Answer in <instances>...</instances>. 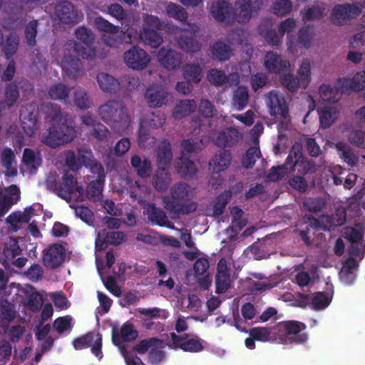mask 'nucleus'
<instances>
[{"label": "nucleus", "instance_id": "13d9d810", "mask_svg": "<svg viewBox=\"0 0 365 365\" xmlns=\"http://www.w3.org/2000/svg\"><path fill=\"white\" fill-rule=\"evenodd\" d=\"M38 21L33 19L25 26L24 35L26 43L29 46H34L36 43V37L37 35Z\"/></svg>", "mask_w": 365, "mask_h": 365}, {"label": "nucleus", "instance_id": "8fccbe9b", "mask_svg": "<svg viewBox=\"0 0 365 365\" xmlns=\"http://www.w3.org/2000/svg\"><path fill=\"white\" fill-rule=\"evenodd\" d=\"M261 157V152L259 147H250L243 155L242 163L245 168H252L257 159Z\"/></svg>", "mask_w": 365, "mask_h": 365}, {"label": "nucleus", "instance_id": "bb28decb", "mask_svg": "<svg viewBox=\"0 0 365 365\" xmlns=\"http://www.w3.org/2000/svg\"><path fill=\"white\" fill-rule=\"evenodd\" d=\"M130 164L136 174L141 178H147L152 172L151 162L147 158L142 160L139 155H135L130 158Z\"/></svg>", "mask_w": 365, "mask_h": 365}, {"label": "nucleus", "instance_id": "b1692460", "mask_svg": "<svg viewBox=\"0 0 365 365\" xmlns=\"http://www.w3.org/2000/svg\"><path fill=\"white\" fill-rule=\"evenodd\" d=\"M168 97V93L158 86H151L145 92V98L150 108H160Z\"/></svg>", "mask_w": 365, "mask_h": 365}, {"label": "nucleus", "instance_id": "2eb2a0df", "mask_svg": "<svg viewBox=\"0 0 365 365\" xmlns=\"http://www.w3.org/2000/svg\"><path fill=\"white\" fill-rule=\"evenodd\" d=\"M38 111L33 105H26L20 110V120L24 133L31 136L37 129Z\"/></svg>", "mask_w": 365, "mask_h": 365}, {"label": "nucleus", "instance_id": "39448f33", "mask_svg": "<svg viewBox=\"0 0 365 365\" xmlns=\"http://www.w3.org/2000/svg\"><path fill=\"white\" fill-rule=\"evenodd\" d=\"M275 103H277L275 108H277V112L283 119L277 125L278 141L275 144V154H277L286 150L291 143L289 139L291 123L289 106L286 99L275 93Z\"/></svg>", "mask_w": 365, "mask_h": 365}, {"label": "nucleus", "instance_id": "6e6552de", "mask_svg": "<svg viewBox=\"0 0 365 365\" xmlns=\"http://www.w3.org/2000/svg\"><path fill=\"white\" fill-rule=\"evenodd\" d=\"M263 0H237L235 3V19L246 24L262 9Z\"/></svg>", "mask_w": 365, "mask_h": 365}, {"label": "nucleus", "instance_id": "4d7b16f0", "mask_svg": "<svg viewBox=\"0 0 365 365\" xmlns=\"http://www.w3.org/2000/svg\"><path fill=\"white\" fill-rule=\"evenodd\" d=\"M19 97L20 92L17 84L14 82L6 83L4 95V99L15 106Z\"/></svg>", "mask_w": 365, "mask_h": 365}, {"label": "nucleus", "instance_id": "69168bd1", "mask_svg": "<svg viewBox=\"0 0 365 365\" xmlns=\"http://www.w3.org/2000/svg\"><path fill=\"white\" fill-rule=\"evenodd\" d=\"M159 342H160V341L155 337L143 339L139 341L138 343L133 346V350L140 354H144L148 351H150L151 348L155 346Z\"/></svg>", "mask_w": 365, "mask_h": 365}, {"label": "nucleus", "instance_id": "052dcab7", "mask_svg": "<svg viewBox=\"0 0 365 365\" xmlns=\"http://www.w3.org/2000/svg\"><path fill=\"white\" fill-rule=\"evenodd\" d=\"M32 210V207H29L26 208L24 212H14L7 217L6 222L11 225L17 222L28 223L31 220V211Z\"/></svg>", "mask_w": 365, "mask_h": 365}, {"label": "nucleus", "instance_id": "c756f323", "mask_svg": "<svg viewBox=\"0 0 365 365\" xmlns=\"http://www.w3.org/2000/svg\"><path fill=\"white\" fill-rule=\"evenodd\" d=\"M211 55L213 59L225 61L231 57L232 50L228 44L217 41L211 46Z\"/></svg>", "mask_w": 365, "mask_h": 365}, {"label": "nucleus", "instance_id": "6e6d98bb", "mask_svg": "<svg viewBox=\"0 0 365 365\" xmlns=\"http://www.w3.org/2000/svg\"><path fill=\"white\" fill-rule=\"evenodd\" d=\"M15 160V155L11 148H6L3 150L1 161L4 167L6 168L9 176L16 175L17 170L16 168H11L12 164Z\"/></svg>", "mask_w": 365, "mask_h": 365}, {"label": "nucleus", "instance_id": "cd10ccee", "mask_svg": "<svg viewBox=\"0 0 365 365\" xmlns=\"http://www.w3.org/2000/svg\"><path fill=\"white\" fill-rule=\"evenodd\" d=\"M239 138V132L235 128H228L220 131L215 140L216 145L220 148L231 147L235 145Z\"/></svg>", "mask_w": 365, "mask_h": 365}, {"label": "nucleus", "instance_id": "e433bc0d", "mask_svg": "<svg viewBox=\"0 0 365 365\" xmlns=\"http://www.w3.org/2000/svg\"><path fill=\"white\" fill-rule=\"evenodd\" d=\"M197 103L193 99H188L180 101L175 107L173 116L175 118H181L190 115L195 111Z\"/></svg>", "mask_w": 365, "mask_h": 365}, {"label": "nucleus", "instance_id": "774afa93", "mask_svg": "<svg viewBox=\"0 0 365 365\" xmlns=\"http://www.w3.org/2000/svg\"><path fill=\"white\" fill-rule=\"evenodd\" d=\"M209 82L215 86H220L227 82V76L223 71L217 69H210L207 73Z\"/></svg>", "mask_w": 365, "mask_h": 365}, {"label": "nucleus", "instance_id": "ddd939ff", "mask_svg": "<svg viewBox=\"0 0 365 365\" xmlns=\"http://www.w3.org/2000/svg\"><path fill=\"white\" fill-rule=\"evenodd\" d=\"M54 14L59 24L73 26L78 23V11L67 0L60 1L54 6Z\"/></svg>", "mask_w": 365, "mask_h": 365}, {"label": "nucleus", "instance_id": "c9c22d12", "mask_svg": "<svg viewBox=\"0 0 365 365\" xmlns=\"http://www.w3.org/2000/svg\"><path fill=\"white\" fill-rule=\"evenodd\" d=\"M333 287H331L329 292H317L314 294L312 299V304L314 309L321 310L327 307L332 299Z\"/></svg>", "mask_w": 365, "mask_h": 365}, {"label": "nucleus", "instance_id": "5701e85b", "mask_svg": "<svg viewBox=\"0 0 365 365\" xmlns=\"http://www.w3.org/2000/svg\"><path fill=\"white\" fill-rule=\"evenodd\" d=\"M138 336V332L135 329L133 324L126 322L123 324L119 332L113 331L112 340L115 346H118L121 341L128 342L135 340Z\"/></svg>", "mask_w": 365, "mask_h": 365}, {"label": "nucleus", "instance_id": "f257e3e1", "mask_svg": "<svg viewBox=\"0 0 365 365\" xmlns=\"http://www.w3.org/2000/svg\"><path fill=\"white\" fill-rule=\"evenodd\" d=\"M193 191L185 182L175 184L170 189V196L163 198L165 208L170 213L187 215L193 212L196 203L191 202Z\"/></svg>", "mask_w": 365, "mask_h": 365}, {"label": "nucleus", "instance_id": "f704fd0d", "mask_svg": "<svg viewBox=\"0 0 365 365\" xmlns=\"http://www.w3.org/2000/svg\"><path fill=\"white\" fill-rule=\"evenodd\" d=\"M182 71L185 79L192 83H200L202 78V69L199 64H186Z\"/></svg>", "mask_w": 365, "mask_h": 365}, {"label": "nucleus", "instance_id": "7ed1b4c3", "mask_svg": "<svg viewBox=\"0 0 365 365\" xmlns=\"http://www.w3.org/2000/svg\"><path fill=\"white\" fill-rule=\"evenodd\" d=\"M302 147L299 143H295L287 156L284 164L275 166V180L282 179L288 172L294 170L296 167L298 173L302 175L314 173L317 171L315 163L302 158Z\"/></svg>", "mask_w": 365, "mask_h": 365}, {"label": "nucleus", "instance_id": "de8ad7c7", "mask_svg": "<svg viewBox=\"0 0 365 365\" xmlns=\"http://www.w3.org/2000/svg\"><path fill=\"white\" fill-rule=\"evenodd\" d=\"M46 118L52 123H57L61 120L63 113L61 106L53 103H47L44 108Z\"/></svg>", "mask_w": 365, "mask_h": 365}, {"label": "nucleus", "instance_id": "0eeeda50", "mask_svg": "<svg viewBox=\"0 0 365 365\" xmlns=\"http://www.w3.org/2000/svg\"><path fill=\"white\" fill-rule=\"evenodd\" d=\"M96 79L101 89L105 93H110L120 92L124 83H127L128 84L127 88L130 89V86L134 88L138 82V78L129 76H124L119 81L111 75L103 72L99 73Z\"/></svg>", "mask_w": 365, "mask_h": 365}, {"label": "nucleus", "instance_id": "423d86ee", "mask_svg": "<svg viewBox=\"0 0 365 365\" xmlns=\"http://www.w3.org/2000/svg\"><path fill=\"white\" fill-rule=\"evenodd\" d=\"M76 135V131L74 125H72L71 122L68 124V120L66 119L64 123L51 127L47 135L44 136L43 142L51 148H56L71 142Z\"/></svg>", "mask_w": 365, "mask_h": 365}, {"label": "nucleus", "instance_id": "ea45409f", "mask_svg": "<svg viewBox=\"0 0 365 365\" xmlns=\"http://www.w3.org/2000/svg\"><path fill=\"white\" fill-rule=\"evenodd\" d=\"M309 222H306V227L304 230H299V235L305 245H309L311 244L310 232L314 235V232L321 228L322 225L320 222L314 217H307Z\"/></svg>", "mask_w": 365, "mask_h": 365}, {"label": "nucleus", "instance_id": "72a5a7b5", "mask_svg": "<svg viewBox=\"0 0 365 365\" xmlns=\"http://www.w3.org/2000/svg\"><path fill=\"white\" fill-rule=\"evenodd\" d=\"M250 96L247 87L240 86L233 92L232 102L237 110H243L248 104Z\"/></svg>", "mask_w": 365, "mask_h": 365}, {"label": "nucleus", "instance_id": "f8f14e48", "mask_svg": "<svg viewBox=\"0 0 365 365\" xmlns=\"http://www.w3.org/2000/svg\"><path fill=\"white\" fill-rule=\"evenodd\" d=\"M123 58L126 66L135 71L144 70L150 62L148 53L138 46H133L125 51Z\"/></svg>", "mask_w": 365, "mask_h": 365}, {"label": "nucleus", "instance_id": "58836bf2", "mask_svg": "<svg viewBox=\"0 0 365 365\" xmlns=\"http://www.w3.org/2000/svg\"><path fill=\"white\" fill-rule=\"evenodd\" d=\"M336 148L341 158L349 165L353 166L357 163L358 157L349 145L342 142H339L336 144Z\"/></svg>", "mask_w": 365, "mask_h": 365}, {"label": "nucleus", "instance_id": "6ab92c4d", "mask_svg": "<svg viewBox=\"0 0 365 365\" xmlns=\"http://www.w3.org/2000/svg\"><path fill=\"white\" fill-rule=\"evenodd\" d=\"M75 34L76 38L80 40L83 43V45H81L78 43H75L74 49L83 58H87V47L92 44L94 41L93 34L91 29L85 26H81L76 30Z\"/></svg>", "mask_w": 365, "mask_h": 365}, {"label": "nucleus", "instance_id": "473e14b6", "mask_svg": "<svg viewBox=\"0 0 365 365\" xmlns=\"http://www.w3.org/2000/svg\"><path fill=\"white\" fill-rule=\"evenodd\" d=\"M175 167L178 173L181 177L194 175L197 170L192 160L182 157L175 161Z\"/></svg>", "mask_w": 365, "mask_h": 365}, {"label": "nucleus", "instance_id": "a18cd8bd", "mask_svg": "<svg viewBox=\"0 0 365 365\" xmlns=\"http://www.w3.org/2000/svg\"><path fill=\"white\" fill-rule=\"evenodd\" d=\"M71 89L63 83H56L51 86L48 90V95L51 99L66 102Z\"/></svg>", "mask_w": 365, "mask_h": 365}, {"label": "nucleus", "instance_id": "79ce46f5", "mask_svg": "<svg viewBox=\"0 0 365 365\" xmlns=\"http://www.w3.org/2000/svg\"><path fill=\"white\" fill-rule=\"evenodd\" d=\"M62 180L61 187L63 198L66 195H71L76 190L79 193H81L83 190L81 187H76L77 180L73 175L65 173L62 178Z\"/></svg>", "mask_w": 365, "mask_h": 365}, {"label": "nucleus", "instance_id": "bf43d9fd", "mask_svg": "<svg viewBox=\"0 0 365 365\" xmlns=\"http://www.w3.org/2000/svg\"><path fill=\"white\" fill-rule=\"evenodd\" d=\"M231 286L230 273L216 274L215 275V292L217 294L225 293Z\"/></svg>", "mask_w": 365, "mask_h": 365}, {"label": "nucleus", "instance_id": "e2e57ef3", "mask_svg": "<svg viewBox=\"0 0 365 365\" xmlns=\"http://www.w3.org/2000/svg\"><path fill=\"white\" fill-rule=\"evenodd\" d=\"M96 334L93 332H88L87 334L77 337L73 341V346L76 350L87 349L92 345Z\"/></svg>", "mask_w": 365, "mask_h": 365}, {"label": "nucleus", "instance_id": "aec40b11", "mask_svg": "<svg viewBox=\"0 0 365 365\" xmlns=\"http://www.w3.org/2000/svg\"><path fill=\"white\" fill-rule=\"evenodd\" d=\"M180 48L187 52L195 53L200 50L201 45L196 40V32L195 31H182L177 38Z\"/></svg>", "mask_w": 365, "mask_h": 365}, {"label": "nucleus", "instance_id": "2f4dec72", "mask_svg": "<svg viewBox=\"0 0 365 365\" xmlns=\"http://www.w3.org/2000/svg\"><path fill=\"white\" fill-rule=\"evenodd\" d=\"M173 159V153L170 148V144L168 142H163L158 148L157 153V164L158 168H165L170 165Z\"/></svg>", "mask_w": 365, "mask_h": 365}, {"label": "nucleus", "instance_id": "7c9ffc66", "mask_svg": "<svg viewBox=\"0 0 365 365\" xmlns=\"http://www.w3.org/2000/svg\"><path fill=\"white\" fill-rule=\"evenodd\" d=\"M104 183L105 180L100 179L91 180L86 189L87 198L94 202L100 200L103 196Z\"/></svg>", "mask_w": 365, "mask_h": 365}, {"label": "nucleus", "instance_id": "c85d7f7f", "mask_svg": "<svg viewBox=\"0 0 365 365\" xmlns=\"http://www.w3.org/2000/svg\"><path fill=\"white\" fill-rule=\"evenodd\" d=\"M171 181L170 174L167 168H158L153 177V185L158 192H165L168 188Z\"/></svg>", "mask_w": 365, "mask_h": 365}, {"label": "nucleus", "instance_id": "37998d69", "mask_svg": "<svg viewBox=\"0 0 365 365\" xmlns=\"http://www.w3.org/2000/svg\"><path fill=\"white\" fill-rule=\"evenodd\" d=\"M144 43L152 48H158L163 43V38L157 30L146 29L140 34Z\"/></svg>", "mask_w": 365, "mask_h": 365}, {"label": "nucleus", "instance_id": "c03bdc74", "mask_svg": "<svg viewBox=\"0 0 365 365\" xmlns=\"http://www.w3.org/2000/svg\"><path fill=\"white\" fill-rule=\"evenodd\" d=\"M337 115L338 113L334 108H323L319 112V120L322 128H329L336 120Z\"/></svg>", "mask_w": 365, "mask_h": 365}, {"label": "nucleus", "instance_id": "864d4df0", "mask_svg": "<svg viewBox=\"0 0 365 365\" xmlns=\"http://www.w3.org/2000/svg\"><path fill=\"white\" fill-rule=\"evenodd\" d=\"M280 83L290 92H296L301 88V83L297 76L289 73H283L280 76Z\"/></svg>", "mask_w": 365, "mask_h": 365}, {"label": "nucleus", "instance_id": "09e8293b", "mask_svg": "<svg viewBox=\"0 0 365 365\" xmlns=\"http://www.w3.org/2000/svg\"><path fill=\"white\" fill-rule=\"evenodd\" d=\"M74 103L76 106L81 110L91 108L93 103L90 96L83 89H77L75 91Z\"/></svg>", "mask_w": 365, "mask_h": 365}, {"label": "nucleus", "instance_id": "603ef678", "mask_svg": "<svg viewBox=\"0 0 365 365\" xmlns=\"http://www.w3.org/2000/svg\"><path fill=\"white\" fill-rule=\"evenodd\" d=\"M301 88H306L311 81V66L308 61H303L297 72Z\"/></svg>", "mask_w": 365, "mask_h": 365}, {"label": "nucleus", "instance_id": "20e7f679", "mask_svg": "<svg viewBox=\"0 0 365 365\" xmlns=\"http://www.w3.org/2000/svg\"><path fill=\"white\" fill-rule=\"evenodd\" d=\"M304 323L292 320L275 324V341L283 344H301L308 339Z\"/></svg>", "mask_w": 365, "mask_h": 365}, {"label": "nucleus", "instance_id": "a19ab883", "mask_svg": "<svg viewBox=\"0 0 365 365\" xmlns=\"http://www.w3.org/2000/svg\"><path fill=\"white\" fill-rule=\"evenodd\" d=\"M295 26L296 22L293 19H287L283 21L278 27V32L280 35L283 36L285 33H287V48L292 52L293 51V46L294 44V36H292L290 32Z\"/></svg>", "mask_w": 365, "mask_h": 365}, {"label": "nucleus", "instance_id": "49530a36", "mask_svg": "<svg viewBox=\"0 0 365 365\" xmlns=\"http://www.w3.org/2000/svg\"><path fill=\"white\" fill-rule=\"evenodd\" d=\"M167 15L173 19L181 22L186 21L187 19V13L186 10L180 5L174 3H169L166 7Z\"/></svg>", "mask_w": 365, "mask_h": 365}, {"label": "nucleus", "instance_id": "3c124183", "mask_svg": "<svg viewBox=\"0 0 365 365\" xmlns=\"http://www.w3.org/2000/svg\"><path fill=\"white\" fill-rule=\"evenodd\" d=\"M94 25L97 30L109 34H116L119 31V26L109 22L102 16H98L94 19Z\"/></svg>", "mask_w": 365, "mask_h": 365}, {"label": "nucleus", "instance_id": "f3484780", "mask_svg": "<svg viewBox=\"0 0 365 365\" xmlns=\"http://www.w3.org/2000/svg\"><path fill=\"white\" fill-rule=\"evenodd\" d=\"M232 158V154L230 150L220 149L210 160V168L215 173L224 172L230 166Z\"/></svg>", "mask_w": 365, "mask_h": 365}, {"label": "nucleus", "instance_id": "5fc2aeb1", "mask_svg": "<svg viewBox=\"0 0 365 365\" xmlns=\"http://www.w3.org/2000/svg\"><path fill=\"white\" fill-rule=\"evenodd\" d=\"M325 9L319 5H313L307 9L302 11L304 21H312L320 19L325 15Z\"/></svg>", "mask_w": 365, "mask_h": 365}, {"label": "nucleus", "instance_id": "4c0bfd02", "mask_svg": "<svg viewBox=\"0 0 365 365\" xmlns=\"http://www.w3.org/2000/svg\"><path fill=\"white\" fill-rule=\"evenodd\" d=\"M231 197L232 192L229 190H225L215 197L212 205L213 216L218 217L224 212L225 207Z\"/></svg>", "mask_w": 365, "mask_h": 365}, {"label": "nucleus", "instance_id": "a878e982", "mask_svg": "<svg viewBox=\"0 0 365 365\" xmlns=\"http://www.w3.org/2000/svg\"><path fill=\"white\" fill-rule=\"evenodd\" d=\"M63 71L70 78H76L82 73V63L76 56H65L63 61Z\"/></svg>", "mask_w": 365, "mask_h": 365}, {"label": "nucleus", "instance_id": "4468645a", "mask_svg": "<svg viewBox=\"0 0 365 365\" xmlns=\"http://www.w3.org/2000/svg\"><path fill=\"white\" fill-rule=\"evenodd\" d=\"M65 258V248L60 244H52L43 251V263L47 268L59 267L63 263Z\"/></svg>", "mask_w": 365, "mask_h": 365}, {"label": "nucleus", "instance_id": "393cba45", "mask_svg": "<svg viewBox=\"0 0 365 365\" xmlns=\"http://www.w3.org/2000/svg\"><path fill=\"white\" fill-rule=\"evenodd\" d=\"M341 92L361 91L365 88V71L356 73L351 79H339Z\"/></svg>", "mask_w": 365, "mask_h": 365}, {"label": "nucleus", "instance_id": "9b49d317", "mask_svg": "<svg viewBox=\"0 0 365 365\" xmlns=\"http://www.w3.org/2000/svg\"><path fill=\"white\" fill-rule=\"evenodd\" d=\"M172 346L175 349H180L186 352H200L204 349L203 340L192 334L178 335L175 332L170 334Z\"/></svg>", "mask_w": 365, "mask_h": 365}, {"label": "nucleus", "instance_id": "f03ea898", "mask_svg": "<svg viewBox=\"0 0 365 365\" xmlns=\"http://www.w3.org/2000/svg\"><path fill=\"white\" fill-rule=\"evenodd\" d=\"M98 114L103 121L118 132L127 129L130 123L127 108L121 101H108L98 108Z\"/></svg>", "mask_w": 365, "mask_h": 365}, {"label": "nucleus", "instance_id": "680f3d73", "mask_svg": "<svg viewBox=\"0 0 365 365\" xmlns=\"http://www.w3.org/2000/svg\"><path fill=\"white\" fill-rule=\"evenodd\" d=\"M326 206L324 200L319 197L308 198L304 202V208L316 214L322 212Z\"/></svg>", "mask_w": 365, "mask_h": 365}, {"label": "nucleus", "instance_id": "412c9836", "mask_svg": "<svg viewBox=\"0 0 365 365\" xmlns=\"http://www.w3.org/2000/svg\"><path fill=\"white\" fill-rule=\"evenodd\" d=\"M7 195L0 192V217L4 216L14 204L20 200V190L16 185H11L6 188Z\"/></svg>", "mask_w": 365, "mask_h": 365}, {"label": "nucleus", "instance_id": "0e129e2a", "mask_svg": "<svg viewBox=\"0 0 365 365\" xmlns=\"http://www.w3.org/2000/svg\"><path fill=\"white\" fill-rule=\"evenodd\" d=\"M272 329L269 327H254L250 329L249 334L256 341L266 342L269 341Z\"/></svg>", "mask_w": 365, "mask_h": 365}, {"label": "nucleus", "instance_id": "4be33fe9", "mask_svg": "<svg viewBox=\"0 0 365 365\" xmlns=\"http://www.w3.org/2000/svg\"><path fill=\"white\" fill-rule=\"evenodd\" d=\"M232 11V6L225 0H218L212 2L210 13L213 18L220 22L229 20Z\"/></svg>", "mask_w": 365, "mask_h": 365}, {"label": "nucleus", "instance_id": "a211bd4d", "mask_svg": "<svg viewBox=\"0 0 365 365\" xmlns=\"http://www.w3.org/2000/svg\"><path fill=\"white\" fill-rule=\"evenodd\" d=\"M158 58L161 65L170 71L179 68L182 63L181 54L173 49L161 48L158 53Z\"/></svg>", "mask_w": 365, "mask_h": 365}, {"label": "nucleus", "instance_id": "338daca9", "mask_svg": "<svg viewBox=\"0 0 365 365\" xmlns=\"http://www.w3.org/2000/svg\"><path fill=\"white\" fill-rule=\"evenodd\" d=\"M311 34L308 27L302 28L298 33V38H294V44L293 48L298 46L299 48H309L311 43Z\"/></svg>", "mask_w": 365, "mask_h": 365}, {"label": "nucleus", "instance_id": "1a4fd4ad", "mask_svg": "<svg viewBox=\"0 0 365 365\" xmlns=\"http://www.w3.org/2000/svg\"><path fill=\"white\" fill-rule=\"evenodd\" d=\"M361 14L359 2L336 4L332 9L331 16L336 25H345L351 19H355Z\"/></svg>", "mask_w": 365, "mask_h": 365}, {"label": "nucleus", "instance_id": "dca6fc26", "mask_svg": "<svg viewBox=\"0 0 365 365\" xmlns=\"http://www.w3.org/2000/svg\"><path fill=\"white\" fill-rule=\"evenodd\" d=\"M125 240L126 235L123 232L101 230L96 240V248L103 250L106 249L108 245H118Z\"/></svg>", "mask_w": 365, "mask_h": 365}, {"label": "nucleus", "instance_id": "9d476101", "mask_svg": "<svg viewBox=\"0 0 365 365\" xmlns=\"http://www.w3.org/2000/svg\"><path fill=\"white\" fill-rule=\"evenodd\" d=\"M139 203L143 209V215L146 216L148 222L152 225L173 228L171 222L164 210L157 207L154 202L147 200H139Z\"/></svg>", "mask_w": 365, "mask_h": 365}]
</instances>
